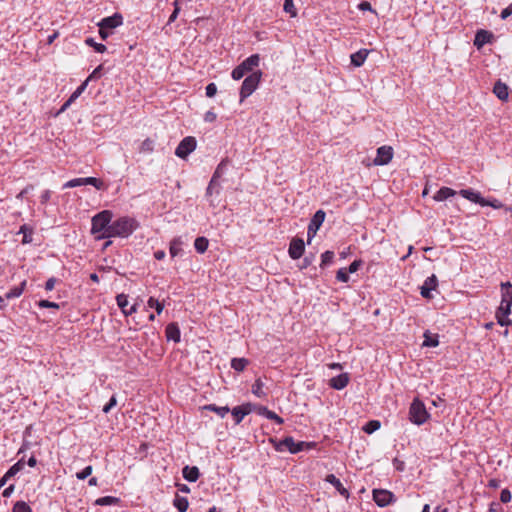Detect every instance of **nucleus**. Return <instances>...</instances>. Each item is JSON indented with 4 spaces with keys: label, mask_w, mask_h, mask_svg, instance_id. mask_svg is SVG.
<instances>
[{
    "label": "nucleus",
    "mask_w": 512,
    "mask_h": 512,
    "mask_svg": "<svg viewBox=\"0 0 512 512\" xmlns=\"http://www.w3.org/2000/svg\"><path fill=\"white\" fill-rule=\"evenodd\" d=\"M123 24V16L120 13H114L112 16L103 18L99 23L98 27L102 29H108L111 32Z\"/></svg>",
    "instance_id": "nucleus-11"
},
{
    "label": "nucleus",
    "mask_w": 512,
    "mask_h": 512,
    "mask_svg": "<svg viewBox=\"0 0 512 512\" xmlns=\"http://www.w3.org/2000/svg\"><path fill=\"white\" fill-rule=\"evenodd\" d=\"M117 305L125 315H131L136 312V305H132L128 308V296L125 294H119L116 297Z\"/></svg>",
    "instance_id": "nucleus-21"
},
{
    "label": "nucleus",
    "mask_w": 512,
    "mask_h": 512,
    "mask_svg": "<svg viewBox=\"0 0 512 512\" xmlns=\"http://www.w3.org/2000/svg\"><path fill=\"white\" fill-rule=\"evenodd\" d=\"M184 241L182 237H175L170 241L169 253L172 258L183 255Z\"/></svg>",
    "instance_id": "nucleus-20"
},
{
    "label": "nucleus",
    "mask_w": 512,
    "mask_h": 512,
    "mask_svg": "<svg viewBox=\"0 0 512 512\" xmlns=\"http://www.w3.org/2000/svg\"><path fill=\"white\" fill-rule=\"evenodd\" d=\"M253 410H256V412L260 415V416H263V417H266L268 415V413L271 411L269 410L267 407L265 406H256L254 405V407H252V411Z\"/></svg>",
    "instance_id": "nucleus-56"
},
{
    "label": "nucleus",
    "mask_w": 512,
    "mask_h": 512,
    "mask_svg": "<svg viewBox=\"0 0 512 512\" xmlns=\"http://www.w3.org/2000/svg\"><path fill=\"white\" fill-rule=\"evenodd\" d=\"M373 500L379 507H385L394 501V494L388 490L374 489Z\"/></svg>",
    "instance_id": "nucleus-10"
},
{
    "label": "nucleus",
    "mask_w": 512,
    "mask_h": 512,
    "mask_svg": "<svg viewBox=\"0 0 512 512\" xmlns=\"http://www.w3.org/2000/svg\"><path fill=\"white\" fill-rule=\"evenodd\" d=\"M138 226L139 224L134 218L122 216L115 220H111L110 230L102 237L128 238L138 228Z\"/></svg>",
    "instance_id": "nucleus-1"
},
{
    "label": "nucleus",
    "mask_w": 512,
    "mask_h": 512,
    "mask_svg": "<svg viewBox=\"0 0 512 512\" xmlns=\"http://www.w3.org/2000/svg\"><path fill=\"white\" fill-rule=\"evenodd\" d=\"M264 383L260 378L256 379L254 384L252 385V393L258 398H265L266 393L263 390Z\"/></svg>",
    "instance_id": "nucleus-36"
},
{
    "label": "nucleus",
    "mask_w": 512,
    "mask_h": 512,
    "mask_svg": "<svg viewBox=\"0 0 512 512\" xmlns=\"http://www.w3.org/2000/svg\"><path fill=\"white\" fill-rule=\"evenodd\" d=\"M216 118H217V115H216V113H215L214 111H212V110L207 111V112L205 113V115H204V121H205V122L212 123V122H214V121L216 120Z\"/></svg>",
    "instance_id": "nucleus-57"
},
{
    "label": "nucleus",
    "mask_w": 512,
    "mask_h": 512,
    "mask_svg": "<svg viewBox=\"0 0 512 512\" xmlns=\"http://www.w3.org/2000/svg\"><path fill=\"white\" fill-rule=\"evenodd\" d=\"M182 475L185 480L188 482H196L199 479L200 472L198 467L196 466H188L186 465L182 469Z\"/></svg>",
    "instance_id": "nucleus-23"
},
{
    "label": "nucleus",
    "mask_w": 512,
    "mask_h": 512,
    "mask_svg": "<svg viewBox=\"0 0 512 512\" xmlns=\"http://www.w3.org/2000/svg\"><path fill=\"white\" fill-rule=\"evenodd\" d=\"M57 279L54 277L49 278L45 283V290L51 291L54 289Z\"/></svg>",
    "instance_id": "nucleus-59"
},
{
    "label": "nucleus",
    "mask_w": 512,
    "mask_h": 512,
    "mask_svg": "<svg viewBox=\"0 0 512 512\" xmlns=\"http://www.w3.org/2000/svg\"><path fill=\"white\" fill-rule=\"evenodd\" d=\"M102 71V65L97 66L93 72L86 79L88 82L100 78Z\"/></svg>",
    "instance_id": "nucleus-52"
},
{
    "label": "nucleus",
    "mask_w": 512,
    "mask_h": 512,
    "mask_svg": "<svg viewBox=\"0 0 512 512\" xmlns=\"http://www.w3.org/2000/svg\"><path fill=\"white\" fill-rule=\"evenodd\" d=\"M85 42L88 46L93 47L98 53H104L106 51V46L104 44L97 43L93 38H87Z\"/></svg>",
    "instance_id": "nucleus-43"
},
{
    "label": "nucleus",
    "mask_w": 512,
    "mask_h": 512,
    "mask_svg": "<svg viewBox=\"0 0 512 512\" xmlns=\"http://www.w3.org/2000/svg\"><path fill=\"white\" fill-rule=\"evenodd\" d=\"M93 468L92 466H86L84 469L76 473V477L79 480H84L88 478L92 474Z\"/></svg>",
    "instance_id": "nucleus-48"
},
{
    "label": "nucleus",
    "mask_w": 512,
    "mask_h": 512,
    "mask_svg": "<svg viewBox=\"0 0 512 512\" xmlns=\"http://www.w3.org/2000/svg\"><path fill=\"white\" fill-rule=\"evenodd\" d=\"M113 32L108 29L99 28V35L102 40H106Z\"/></svg>",
    "instance_id": "nucleus-64"
},
{
    "label": "nucleus",
    "mask_w": 512,
    "mask_h": 512,
    "mask_svg": "<svg viewBox=\"0 0 512 512\" xmlns=\"http://www.w3.org/2000/svg\"><path fill=\"white\" fill-rule=\"evenodd\" d=\"M147 305L150 308L156 310L157 314H160L164 309V304L159 302L156 298L150 297L147 301Z\"/></svg>",
    "instance_id": "nucleus-42"
},
{
    "label": "nucleus",
    "mask_w": 512,
    "mask_h": 512,
    "mask_svg": "<svg viewBox=\"0 0 512 512\" xmlns=\"http://www.w3.org/2000/svg\"><path fill=\"white\" fill-rule=\"evenodd\" d=\"M484 203H486L485 206H491V207L496 208V209H498V208H500L502 206V204L498 200H496V199H493V200L485 199Z\"/></svg>",
    "instance_id": "nucleus-61"
},
{
    "label": "nucleus",
    "mask_w": 512,
    "mask_h": 512,
    "mask_svg": "<svg viewBox=\"0 0 512 512\" xmlns=\"http://www.w3.org/2000/svg\"><path fill=\"white\" fill-rule=\"evenodd\" d=\"M50 197H51V191L45 190V191H43V193L40 196V202L42 204H46L50 200Z\"/></svg>",
    "instance_id": "nucleus-60"
},
{
    "label": "nucleus",
    "mask_w": 512,
    "mask_h": 512,
    "mask_svg": "<svg viewBox=\"0 0 512 512\" xmlns=\"http://www.w3.org/2000/svg\"><path fill=\"white\" fill-rule=\"evenodd\" d=\"M252 407L254 404L247 403L241 406H236L231 410L232 416L234 418L235 424H239L243 418L252 412Z\"/></svg>",
    "instance_id": "nucleus-14"
},
{
    "label": "nucleus",
    "mask_w": 512,
    "mask_h": 512,
    "mask_svg": "<svg viewBox=\"0 0 512 512\" xmlns=\"http://www.w3.org/2000/svg\"><path fill=\"white\" fill-rule=\"evenodd\" d=\"M265 418H267L269 420H273L279 425L283 424V422H284L283 418L278 416L274 411H270Z\"/></svg>",
    "instance_id": "nucleus-55"
},
{
    "label": "nucleus",
    "mask_w": 512,
    "mask_h": 512,
    "mask_svg": "<svg viewBox=\"0 0 512 512\" xmlns=\"http://www.w3.org/2000/svg\"><path fill=\"white\" fill-rule=\"evenodd\" d=\"M276 451L284 452L289 451L296 454L304 449H310L315 446L314 442L298 441L296 442L293 437L287 436L280 441L271 440Z\"/></svg>",
    "instance_id": "nucleus-4"
},
{
    "label": "nucleus",
    "mask_w": 512,
    "mask_h": 512,
    "mask_svg": "<svg viewBox=\"0 0 512 512\" xmlns=\"http://www.w3.org/2000/svg\"><path fill=\"white\" fill-rule=\"evenodd\" d=\"M358 8L361 11H372L371 4L368 1H362L359 3Z\"/></svg>",
    "instance_id": "nucleus-63"
},
{
    "label": "nucleus",
    "mask_w": 512,
    "mask_h": 512,
    "mask_svg": "<svg viewBox=\"0 0 512 512\" xmlns=\"http://www.w3.org/2000/svg\"><path fill=\"white\" fill-rule=\"evenodd\" d=\"M173 505L179 512H186L189 506V502L186 497H180L179 495H176L175 499L173 500Z\"/></svg>",
    "instance_id": "nucleus-31"
},
{
    "label": "nucleus",
    "mask_w": 512,
    "mask_h": 512,
    "mask_svg": "<svg viewBox=\"0 0 512 512\" xmlns=\"http://www.w3.org/2000/svg\"><path fill=\"white\" fill-rule=\"evenodd\" d=\"M493 38V34L487 30H478L475 34L474 45L480 49L485 44L490 43Z\"/></svg>",
    "instance_id": "nucleus-17"
},
{
    "label": "nucleus",
    "mask_w": 512,
    "mask_h": 512,
    "mask_svg": "<svg viewBox=\"0 0 512 512\" xmlns=\"http://www.w3.org/2000/svg\"><path fill=\"white\" fill-rule=\"evenodd\" d=\"M511 15H512V3L509 6H507L505 9L502 10L500 17L502 20H505L508 17H510Z\"/></svg>",
    "instance_id": "nucleus-58"
},
{
    "label": "nucleus",
    "mask_w": 512,
    "mask_h": 512,
    "mask_svg": "<svg viewBox=\"0 0 512 512\" xmlns=\"http://www.w3.org/2000/svg\"><path fill=\"white\" fill-rule=\"evenodd\" d=\"M248 364L249 361L246 358H233L231 360V367L237 372H242Z\"/></svg>",
    "instance_id": "nucleus-35"
},
{
    "label": "nucleus",
    "mask_w": 512,
    "mask_h": 512,
    "mask_svg": "<svg viewBox=\"0 0 512 512\" xmlns=\"http://www.w3.org/2000/svg\"><path fill=\"white\" fill-rule=\"evenodd\" d=\"M26 280H23L19 286H16V287H13L11 288L9 291H7L5 294H4V297L7 299V300H11V299H14V298H18L22 295L25 287H26Z\"/></svg>",
    "instance_id": "nucleus-25"
},
{
    "label": "nucleus",
    "mask_w": 512,
    "mask_h": 512,
    "mask_svg": "<svg viewBox=\"0 0 512 512\" xmlns=\"http://www.w3.org/2000/svg\"><path fill=\"white\" fill-rule=\"evenodd\" d=\"M206 96L207 97H213L216 95L217 93V86L215 83H209L206 88Z\"/></svg>",
    "instance_id": "nucleus-53"
},
{
    "label": "nucleus",
    "mask_w": 512,
    "mask_h": 512,
    "mask_svg": "<svg viewBox=\"0 0 512 512\" xmlns=\"http://www.w3.org/2000/svg\"><path fill=\"white\" fill-rule=\"evenodd\" d=\"M38 306L40 308H53V309H59L60 305L56 302H51L49 300H40L38 302Z\"/></svg>",
    "instance_id": "nucleus-49"
},
{
    "label": "nucleus",
    "mask_w": 512,
    "mask_h": 512,
    "mask_svg": "<svg viewBox=\"0 0 512 512\" xmlns=\"http://www.w3.org/2000/svg\"><path fill=\"white\" fill-rule=\"evenodd\" d=\"M24 465V459H20L14 465H12L5 474L7 475V477L12 478L24 468Z\"/></svg>",
    "instance_id": "nucleus-37"
},
{
    "label": "nucleus",
    "mask_w": 512,
    "mask_h": 512,
    "mask_svg": "<svg viewBox=\"0 0 512 512\" xmlns=\"http://www.w3.org/2000/svg\"><path fill=\"white\" fill-rule=\"evenodd\" d=\"M112 218L113 213L110 210H103L92 217L91 233L95 235V239L101 240L108 238L102 236L110 230Z\"/></svg>",
    "instance_id": "nucleus-3"
},
{
    "label": "nucleus",
    "mask_w": 512,
    "mask_h": 512,
    "mask_svg": "<svg viewBox=\"0 0 512 512\" xmlns=\"http://www.w3.org/2000/svg\"><path fill=\"white\" fill-rule=\"evenodd\" d=\"M381 424L378 420H370L368 421L364 427L363 431L367 434H372L380 428Z\"/></svg>",
    "instance_id": "nucleus-40"
},
{
    "label": "nucleus",
    "mask_w": 512,
    "mask_h": 512,
    "mask_svg": "<svg viewBox=\"0 0 512 512\" xmlns=\"http://www.w3.org/2000/svg\"><path fill=\"white\" fill-rule=\"evenodd\" d=\"M456 194V191L449 187L440 188L433 196L435 201L441 202Z\"/></svg>",
    "instance_id": "nucleus-26"
},
{
    "label": "nucleus",
    "mask_w": 512,
    "mask_h": 512,
    "mask_svg": "<svg viewBox=\"0 0 512 512\" xmlns=\"http://www.w3.org/2000/svg\"><path fill=\"white\" fill-rule=\"evenodd\" d=\"M260 63V56L253 54L246 58L242 63L236 66L231 73L234 80L242 79L247 73L254 72L253 69L258 67Z\"/></svg>",
    "instance_id": "nucleus-5"
},
{
    "label": "nucleus",
    "mask_w": 512,
    "mask_h": 512,
    "mask_svg": "<svg viewBox=\"0 0 512 512\" xmlns=\"http://www.w3.org/2000/svg\"><path fill=\"white\" fill-rule=\"evenodd\" d=\"M325 481L333 485L340 495L345 498L349 497L348 490L343 486L341 481L334 474H328L325 478Z\"/></svg>",
    "instance_id": "nucleus-22"
},
{
    "label": "nucleus",
    "mask_w": 512,
    "mask_h": 512,
    "mask_svg": "<svg viewBox=\"0 0 512 512\" xmlns=\"http://www.w3.org/2000/svg\"><path fill=\"white\" fill-rule=\"evenodd\" d=\"M459 193L463 198L470 200L471 202L477 203L483 207L486 204L484 203L485 198H483L479 192H476L473 189H462L460 190Z\"/></svg>",
    "instance_id": "nucleus-18"
},
{
    "label": "nucleus",
    "mask_w": 512,
    "mask_h": 512,
    "mask_svg": "<svg viewBox=\"0 0 512 512\" xmlns=\"http://www.w3.org/2000/svg\"><path fill=\"white\" fill-rule=\"evenodd\" d=\"M349 380L348 373H341L329 380V386L335 390H342L348 385Z\"/></svg>",
    "instance_id": "nucleus-16"
},
{
    "label": "nucleus",
    "mask_w": 512,
    "mask_h": 512,
    "mask_svg": "<svg viewBox=\"0 0 512 512\" xmlns=\"http://www.w3.org/2000/svg\"><path fill=\"white\" fill-rule=\"evenodd\" d=\"M502 299L496 311L497 322L501 326H508L512 323L509 319L512 306V285L510 282L502 283Z\"/></svg>",
    "instance_id": "nucleus-2"
},
{
    "label": "nucleus",
    "mask_w": 512,
    "mask_h": 512,
    "mask_svg": "<svg viewBox=\"0 0 512 512\" xmlns=\"http://www.w3.org/2000/svg\"><path fill=\"white\" fill-rule=\"evenodd\" d=\"M165 334L168 341L179 343L181 340V332L177 323H169L165 328Z\"/></svg>",
    "instance_id": "nucleus-19"
},
{
    "label": "nucleus",
    "mask_w": 512,
    "mask_h": 512,
    "mask_svg": "<svg viewBox=\"0 0 512 512\" xmlns=\"http://www.w3.org/2000/svg\"><path fill=\"white\" fill-rule=\"evenodd\" d=\"M493 92L500 100H507L508 98V86L501 81L495 83Z\"/></svg>",
    "instance_id": "nucleus-27"
},
{
    "label": "nucleus",
    "mask_w": 512,
    "mask_h": 512,
    "mask_svg": "<svg viewBox=\"0 0 512 512\" xmlns=\"http://www.w3.org/2000/svg\"><path fill=\"white\" fill-rule=\"evenodd\" d=\"M393 148L391 146H381L377 149L376 157L373 160V164L376 166L387 165L393 158Z\"/></svg>",
    "instance_id": "nucleus-9"
},
{
    "label": "nucleus",
    "mask_w": 512,
    "mask_h": 512,
    "mask_svg": "<svg viewBox=\"0 0 512 512\" xmlns=\"http://www.w3.org/2000/svg\"><path fill=\"white\" fill-rule=\"evenodd\" d=\"M502 510V507L500 503L498 502H492L489 506V509L487 512H500Z\"/></svg>",
    "instance_id": "nucleus-62"
},
{
    "label": "nucleus",
    "mask_w": 512,
    "mask_h": 512,
    "mask_svg": "<svg viewBox=\"0 0 512 512\" xmlns=\"http://www.w3.org/2000/svg\"><path fill=\"white\" fill-rule=\"evenodd\" d=\"M305 251V244H304V241L303 239L301 238H293L290 242V245H289V249H288V253H289V256L296 260V259H299L303 253Z\"/></svg>",
    "instance_id": "nucleus-12"
},
{
    "label": "nucleus",
    "mask_w": 512,
    "mask_h": 512,
    "mask_svg": "<svg viewBox=\"0 0 512 512\" xmlns=\"http://www.w3.org/2000/svg\"><path fill=\"white\" fill-rule=\"evenodd\" d=\"M325 216L326 214L323 210L316 211L308 225L319 230L325 220Z\"/></svg>",
    "instance_id": "nucleus-28"
},
{
    "label": "nucleus",
    "mask_w": 512,
    "mask_h": 512,
    "mask_svg": "<svg viewBox=\"0 0 512 512\" xmlns=\"http://www.w3.org/2000/svg\"><path fill=\"white\" fill-rule=\"evenodd\" d=\"M196 144V139L192 136L183 138L175 150V155L181 159L187 158L195 150Z\"/></svg>",
    "instance_id": "nucleus-8"
},
{
    "label": "nucleus",
    "mask_w": 512,
    "mask_h": 512,
    "mask_svg": "<svg viewBox=\"0 0 512 512\" xmlns=\"http://www.w3.org/2000/svg\"><path fill=\"white\" fill-rule=\"evenodd\" d=\"M429 417L430 415L427 412L424 403L418 398H415L409 408L410 421L413 424L420 426L424 424Z\"/></svg>",
    "instance_id": "nucleus-6"
},
{
    "label": "nucleus",
    "mask_w": 512,
    "mask_h": 512,
    "mask_svg": "<svg viewBox=\"0 0 512 512\" xmlns=\"http://www.w3.org/2000/svg\"><path fill=\"white\" fill-rule=\"evenodd\" d=\"M262 77V72L260 70L252 72L248 75L244 81L242 82L240 88V102H243L247 97H249L258 87L260 80Z\"/></svg>",
    "instance_id": "nucleus-7"
},
{
    "label": "nucleus",
    "mask_w": 512,
    "mask_h": 512,
    "mask_svg": "<svg viewBox=\"0 0 512 512\" xmlns=\"http://www.w3.org/2000/svg\"><path fill=\"white\" fill-rule=\"evenodd\" d=\"M368 50L367 49H360L359 51L351 54V64L355 67H360L364 64L367 56H368Z\"/></svg>",
    "instance_id": "nucleus-24"
},
{
    "label": "nucleus",
    "mask_w": 512,
    "mask_h": 512,
    "mask_svg": "<svg viewBox=\"0 0 512 512\" xmlns=\"http://www.w3.org/2000/svg\"><path fill=\"white\" fill-rule=\"evenodd\" d=\"M283 10L291 17L297 16V9L295 8L293 0H284Z\"/></svg>",
    "instance_id": "nucleus-41"
},
{
    "label": "nucleus",
    "mask_w": 512,
    "mask_h": 512,
    "mask_svg": "<svg viewBox=\"0 0 512 512\" xmlns=\"http://www.w3.org/2000/svg\"><path fill=\"white\" fill-rule=\"evenodd\" d=\"M362 260L361 259H358V260H354L347 269V271L349 273H355L359 270V268L361 267L362 265Z\"/></svg>",
    "instance_id": "nucleus-51"
},
{
    "label": "nucleus",
    "mask_w": 512,
    "mask_h": 512,
    "mask_svg": "<svg viewBox=\"0 0 512 512\" xmlns=\"http://www.w3.org/2000/svg\"><path fill=\"white\" fill-rule=\"evenodd\" d=\"M228 165H229L228 159H223L216 167L211 178L220 181V178L225 174Z\"/></svg>",
    "instance_id": "nucleus-30"
},
{
    "label": "nucleus",
    "mask_w": 512,
    "mask_h": 512,
    "mask_svg": "<svg viewBox=\"0 0 512 512\" xmlns=\"http://www.w3.org/2000/svg\"><path fill=\"white\" fill-rule=\"evenodd\" d=\"M84 185H92L97 190H101L104 188V183L102 180L95 177H85L83 178Z\"/></svg>",
    "instance_id": "nucleus-39"
},
{
    "label": "nucleus",
    "mask_w": 512,
    "mask_h": 512,
    "mask_svg": "<svg viewBox=\"0 0 512 512\" xmlns=\"http://www.w3.org/2000/svg\"><path fill=\"white\" fill-rule=\"evenodd\" d=\"M120 502V499L113 496H104L95 500V505L98 506H111Z\"/></svg>",
    "instance_id": "nucleus-32"
},
{
    "label": "nucleus",
    "mask_w": 512,
    "mask_h": 512,
    "mask_svg": "<svg viewBox=\"0 0 512 512\" xmlns=\"http://www.w3.org/2000/svg\"><path fill=\"white\" fill-rule=\"evenodd\" d=\"M333 260H334V252L333 251H329V250L325 251L321 255L320 267L321 268H325V267L329 266L330 264L333 263Z\"/></svg>",
    "instance_id": "nucleus-38"
},
{
    "label": "nucleus",
    "mask_w": 512,
    "mask_h": 512,
    "mask_svg": "<svg viewBox=\"0 0 512 512\" xmlns=\"http://www.w3.org/2000/svg\"><path fill=\"white\" fill-rule=\"evenodd\" d=\"M80 186H84L83 178L71 179V180L67 181L63 185L62 188L63 189H68V188H74V187H80Z\"/></svg>",
    "instance_id": "nucleus-46"
},
{
    "label": "nucleus",
    "mask_w": 512,
    "mask_h": 512,
    "mask_svg": "<svg viewBox=\"0 0 512 512\" xmlns=\"http://www.w3.org/2000/svg\"><path fill=\"white\" fill-rule=\"evenodd\" d=\"M208 245H209L208 239L205 237H202V236L197 237L194 241L195 250L200 254H203L204 252L207 251Z\"/></svg>",
    "instance_id": "nucleus-33"
},
{
    "label": "nucleus",
    "mask_w": 512,
    "mask_h": 512,
    "mask_svg": "<svg viewBox=\"0 0 512 512\" xmlns=\"http://www.w3.org/2000/svg\"><path fill=\"white\" fill-rule=\"evenodd\" d=\"M204 409L217 413L221 418H224L230 412L228 406H217L215 404L205 405Z\"/></svg>",
    "instance_id": "nucleus-29"
},
{
    "label": "nucleus",
    "mask_w": 512,
    "mask_h": 512,
    "mask_svg": "<svg viewBox=\"0 0 512 512\" xmlns=\"http://www.w3.org/2000/svg\"><path fill=\"white\" fill-rule=\"evenodd\" d=\"M438 285V280L435 275H432L430 277H427L424 281L423 285L421 286V296L423 298L430 299L432 298L431 291L435 290Z\"/></svg>",
    "instance_id": "nucleus-15"
},
{
    "label": "nucleus",
    "mask_w": 512,
    "mask_h": 512,
    "mask_svg": "<svg viewBox=\"0 0 512 512\" xmlns=\"http://www.w3.org/2000/svg\"><path fill=\"white\" fill-rule=\"evenodd\" d=\"M116 405H117V399H116V396H115V395H113V396L109 399L108 403L104 405V407H103L102 411H103L104 413H106V414H107V413H109V412L112 410V408H114Z\"/></svg>",
    "instance_id": "nucleus-50"
},
{
    "label": "nucleus",
    "mask_w": 512,
    "mask_h": 512,
    "mask_svg": "<svg viewBox=\"0 0 512 512\" xmlns=\"http://www.w3.org/2000/svg\"><path fill=\"white\" fill-rule=\"evenodd\" d=\"M336 279L340 282L347 283L350 279L347 269L340 268L336 273Z\"/></svg>",
    "instance_id": "nucleus-47"
},
{
    "label": "nucleus",
    "mask_w": 512,
    "mask_h": 512,
    "mask_svg": "<svg viewBox=\"0 0 512 512\" xmlns=\"http://www.w3.org/2000/svg\"><path fill=\"white\" fill-rule=\"evenodd\" d=\"M154 150V141L150 138L145 139L140 146V152L151 153Z\"/></svg>",
    "instance_id": "nucleus-45"
},
{
    "label": "nucleus",
    "mask_w": 512,
    "mask_h": 512,
    "mask_svg": "<svg viewBox=\"0 0 512 512\" xmlns=\"http://www.w3.org/2000/svg\"><path fill=\"white\" fill-rule=\"evenodd\" d=\"M439 344L438 335H433L429 331L424 333V341L422 346L424 347H436Z\"/></svg>",
    "instance_id": "nucleus-34"
},
{
    "label": "nucleus",
    "mask_w": 512,
    "mask_h": 512,
    "mask_svg": "<svg viewBox=\"0 0 512 512\" xmlns=\"http://www.w3.org/2000/svg\"><path fill=\"white\" fill-rule=\"evenodd\" d=\"M221 192V183L218 180L211 178L206 189L205 196L209 200L210 205L215 206V197H218Z\"/></svg>",
    "instance_id": "nucleus-13"
},
{
    "label": "nucleus",
    "mask_w": 512,
    "mask_h": 512,
    "mask_svg": "<svg viewBox=\"0 0 512 512\" xmlns=\"http://www.w3.org/2000/svg\"><path fill=\"white\" fill-rule=\"evenodd\" d=\"M13 512H32L31 507L24 501H17L12 509Z\"/></svg>",
    "instance_id": "nucleus-44"
},
{
    "label": "nucleus",
    "mask_w": 512,
    "mask_h": 512,
    "mask_svg": "<svg viewBox=\"0 0 512 512\" xmlns=\"http://www.w3.org/2000/svg\"><path fill=\"white\" fill-rule=\"evenodd\" d=\"M511 492L508 489H503L500 493V501L502 503H508L511 501Z\"/></svg>",
    "instance_id": "nucleus-54"
}]
</instances>
